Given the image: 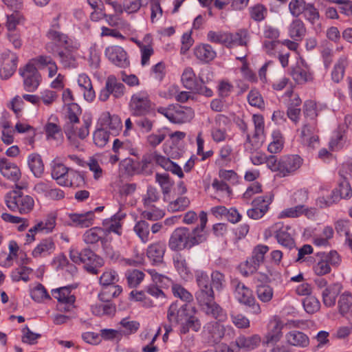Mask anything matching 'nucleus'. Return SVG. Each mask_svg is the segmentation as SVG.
Returning a JSON list of instances; mask_svg holds the SVG:
<instances>
[{
    "mask_svg": "<svg viewBox=\"0 0 352 352\" xmlns=\"http://www.w3.org/2000/svg\"><path fill=\"white\" fill-rule=\"evenodd\" d=\"M318 261L314 266L315 274L322 276L331 272L332 267H338L341 261L340 256L335 250L329 252H319L316 254Z\"/></svg>",
    "mask_w": 352,
    "mask_h": 352,
    "instance_id": "obj_6",
    "label": "nucleus"
},
{
    "mask_svg": "<svg viewBox=\"0 0 352 352\" xmlns=\"http://www.w3.org/2000/svg\"><path fill=\"white\" fill-rule=\"evenodd\" d=\"M268 250L269 248L264 245H259L254 248L252 256L245 261L246 270L242 272L245 276H248L257 271Z\"/></svg>",
    "mask_w": 352,
    "mask_h": 352,
    "instance_id": "obj_12",
    "label": "nucleus"
},
{
    "mask_svg": "<svg viewBox=\"0 0 352 352\" xmlns=\"http://www.w3.org/2000/svg\"><path fill=\"white\" fill-rule=\"evenodd\" d=\"M149 224L144 220L138 221L134 227V231L144 243L149 240Z\"/></svg>",
    "mask_w": 352,
    "mask_h": 352,
    "instance_id": "obj_53",
    "label": "nucleus"
},
{
    "mask_svg": "<svg viewBox=\"0 0 352 352\" xmlns=\"http://www.w3.org/2000/svg\"><path fill=\"white\" fill-rule=\"evenodd\" d=\"M129 109L133 116H145L152 111V102L146 91H141L132 95Z\"/></svg>",
    "mask_w": 352,
    "mask_h": 352,
    "instance_id": "obj_7",
    "label": "nucleus"
},
{
    "mask_svg": "<svg viewBox=\"0 0 352 352\" xmlns=\"http://www.w3.org/2000/svg\"><path fill=\"white\" fill-rule=\"evenodd\" d=\"M348 65L347 58L341 56L333 67L331 72V78L335 82H339L344 77L345 68Z\"/></svg>",
    "mask_w": 352,
    "mask_h": 352,
    "instance_id": "obj_38",
    "label": "nucleus"
},
{
    "mask_svg": "<svg viewBox=\"0 0 352 352\" xmlns=\"http://www.w3.org/2000/svg\"><path fill=\"white\" fill-rule=\"evenodd\" d=\"M301 164V158L298 155H291L280 160V174L286 176L287 174L296 170Z\"/></svg>",
    "mask_w": 352,
    "mask_h": 352,
    "instance_id": "obj_24",
    "label": "nucleus"
},
{
    "mask_svg": "<svg viewBox=\"0 0 352 352\" xmlns=\"http://www.w3.org/2000/svg\"><path fill=\"white\" fill-rule=\"evenodd\" d=\"M19 73L23 78V85L25 91L33 92L38 87L41 76L34 64L28 63L23 68L19 69Z\"/></svg>",
    "mask_w": 352,
    "mask_h": 352,
    "instance_id": "obj_10",
    "label": "nucleus"
},
{
    "mask_svg": "<svg viewBox=\"0 0 352 352\" xmlns=\"http://www.w3.org/2000/svg\"><path fill=\"white\" fill-rule=\"evenodd\" d=\"M160 198V195L158 190L153 186H148L146 193L142 197L144 206L146 208L154 206L153 204L158 201Z\"/></svg>",
    "mask_w": 352,
    "mask_h": 352,
    "instance_id": "obj_41",
    "label": "nucleus"
},
{
    "mask_svg": "<svg viewBox=\"0 0 352 352\" xmlns=\"http://www.w3.org/2000/svg\"><path fill=\"white\" fill-rule=\"evenodd\" d=\"M302 305L308 314H314L318 311L320 307V301L314 296L306 297L302 301Z\"/></svg>",
    "mask_w": 352,
    "mask_h": 352,
    "instance_id": "obj_56",
    "label": "nucleus"
},
{
    "mask_svg": "<svg viewBox=\"0 0 352 352\" xmlns=\"http://www.w3.org/2000/svg\"><path fill=\"white\" fill-rule=\"evenodd\" d=\"M289 228L288 226H284L283 223L278 222L265 231V238H268L274 235L279 244L289 249H292L295 246V243L294 240L288 232Z\"/></svg>",
    "mask_w": 352,
    "mask_h": 352,
    "instance_id": "obj_9",
    "label": "nucleus"
},
{
    "mask_svg": "<svg viewBox=\"0 0 352 352\" xmlns=\"http://www.w3.org/2000/svg\"><path fill=\"white\" fill-rule=\"evenodd\" d=\"M260 342L261 339L257 335L250 337L241 336L236 340L234 345L238 348H241L245 350H252L256 348L259 344Z\"/></svg>",
    "mask_w": 352,
    "mask_h": 352,
    "instance_id": "obj_34",
    "label": "nucleus"
},
{
    "mask_svg": "<svg viewBox=\"0 0 352 352\" xmlns=\"http://www.w3.org/2000/svg\"><path fill=\"white\" fill-rule=\"evenodd\" d=\"M158 162L160 163V166L163 168L164 170L170 171L173 174L177 175L179 178H182L184 177V173L181 167L172 162L169 158L163 156V157L159 158Z\"/></svg>",
    "mask_w": 352,
    "mask_h": 352,
    "instance_id": "obj_43",
    "label": "nucleus"
},
{
    "mask_svg": "<svg viewBox=\"0 0 352 352\" xmlns=\"http://www.w3.org/2000/svg\"><path fill=\"white\" fill-rule=\"evenodd\" d=\"M228 48L238 45L246 46L250 40V35L246 29H240L234 33L228 32Z\"/></svg>",
    "mask_w": 352,
    "mask_h": 352,
    "instance_id": "obj_25",
    "label": "nucleus"
},
{
    "mask_svg": "<svg viewBox=\"0 0 352 352\" xmlns=\"http://www.w3.org/2000/svg\"><path fill=\"white\" fill-rule=\"evenodd\" d=\"M104 230L98 227L91 228L83 234V241L87 244H95L98 241H102Z\"/></svg>",
    "mask_w": 352,
    "mask_h": 352,
    "instance_id": "obj_39",
    "label": "nucleus"
},
{
    "mask_svg": "<svg viewBox=\"0 0 352 352\" xmlns=\"http://www.w3.org/2000/svg\"><path fill=\"white\" fill-rule=\"evenodd\" d=\"M339 175L342 179L339 182L338 188L337 189L340 193L341 197H344V199L350 198L352 195V189L346 177L344 175V170H340Z\"/></svg>",
    "mask_w": 352,
    "mask_h": 352,
    "instance_id": "obj_51",
    "label": "nucleus"
},
{
    "mask_svg": "<svg viewBox=\"0 0 352 352\" xmlns=\"http://www.w3.org/2000/svg\"><path fill=\"white\" fill-rule=\"evenodd\" d=\"M148 0H131L128 2L127 0L124 1V11L128 14L137 12L140 8L144 4L148 3Z\"/></svg>",
    "mask_w": 352,
    "mask_h": 352,
    "instance_id": "obj_59",
    "label": "nucleus"
},
{
    "mask_svg": "<svg viewBox=\"0 0 352 352\" xmlns=\"http://www.w3.org/2000/svg\"><path fill=\"white\" fill-rule=\"evenodd\" d=\"M289 35L296 41L302 39L306 34V28L303 21L300 19L292 21L289 26Z\"/></svg>",
    "mask_w": 352,
    "mask_h": 352,
    "instance_id": "obj_30",
    "label": "nucleus"
},
{
    "mask_svg": "<svg viewBox=\"0 0 352 352\" xmlns=\"http://www.w3.org/2000/svg\"><path fill=\"white\" fill-rule=\"evenodd\" d=\"M105 55L109 60L120 67H127L130 62L126 51L120 46H110L106 48Z\"/></svg>",
    "mask_w": 352,
    "mask_h": 352,
    "instance_id": "obj_14",
    "label": "nucleus"
},
{
    "mask_svg": "<svg viewBox=\"0 0 352 352\" xmlns=\"http://www.w3.org/2000/svg\"><path fill=\"white\" fill-rule=\"evenodd\" d=\"M18 57L16 54L8 51L1 55V67L3 74H1V79H8L16 72L17 67Z\"/></svg>",
    "mask_w": 352,
    "mask_h": 352,
    "instance_id": "obj_16",
    "label": "nucleus"
},
{
    "mask_svg": "<svg viewBox=\"0 0 352 352\" xmlns=\"http://www.w3.org/2000/svg\"><path fill=\"white\" fill-rule=\"evenodd\" d=\"M155 181L159 184L162 189L164 200L166 201L174 183L170 179L169 175L166 173H156Z\"/></svg>",
    "mask_w": 352,
    "mask_h": 352,
    "instance_id": "obj_36",
    "label": "nucleus"
},
{
    "mask_svg": "<svg viewBox=\"0 0 352 352\" xmlns=\"http://www.w3.org/2000/svg\"><path fill=\"white\" fill-rule=\"evenodd\" d=\"M195 307L188 304H179L177 301L173 302L167 311V319L170 324H182L191 314H195Z\"/></svg>",
    "mask_w": 352,
    "mask_h": 352,
    "instance_id": "obj_8",
    "label": "nucleus"
},
{
    "mask_svg": "<svg viewBox=\"0 0 352 352\" xmlns=\"http://www.w3.org/2000/svg\"><path fill=\"white\" fill-rule=\"evenodd\" d=\"M5 202L11 210H17L21 214L30 212L34 206L33 197L25 195L21 190H13L8 193L5 197Z\"/></svg>",
    "mask_w": 352,
    "mask_h": 352,
    "instance_id": "obj_5",
    "label": "nucleus"
},
{
    "mask_svg": "<svg viewBox=\"0 0 352 352\" xmlns=\"http://www.w3.org/2000/svg\"><path fill=\"white\" fill-rule=\"evenodd\" d=\"M250 17L256 21H263L267 13V8L261 4H257L250 8Z\"/></svg>",
    "mask_w": 352,
    "mask_h": 352,
    "instance_id": "obj_62",
    "label": "nucleus"
},
{
    "mask_svg": "<svg viewBox=\"0 0 352 352\" xmlns=\"http://www.w3.org/2000/svg\"><path fill=\"white\" fill-rule=\"evenodd\" d=\"M1 175L7 179L16 182L21 177L19 168L14 164L1 158Z\"/></svg>",
    "mask_w": 352,
    "mask_h": 352,
    "instance_id": "obj_22",
    "label": "nucleus"
},
{
    "mask_svg": "<svg viewBox=\"0 0 352 352\" xmlns=\"http://www.w3.org/2000/svg\"><path fill=\"white\" fill-rule=\"evenodd\" d=\"M261 137L262 136H261L259 139H254V136L252 138H251L250 134L247 133L246 142L244 144L245 151L250 153H253L259 149L263 144V140H261Z\"/></svg>",
    "mask_w": 352,
    "mask_h": 352,
    "instance_id": "obj_60",
    "label": "nucleus"
},
{
    "mask_svg": "<svg viewBox=\"0 0 352 352\" xmlns=\"http://www.w3.org/2000/svg\"><path fill=\"white\" fill-rule=\"evenodd\" d=\"M290 13L294 17L300 14L311 25L317 24L316 31H321V25L318 23L320 13L313 3H307L305 0H292L289 3Z\"/></svg>",
    "mask_w": 352,
    "mask_h": 352,
    "instance_id": "obj_3",
    "label": "nucleus"
},
{
    "mask_svg": "<svg viewBox=\"0 0 352 352\" xmlns=\"http://www.w3.org/2000/svg\"><path fill=\"white\" fill-rule=\"evenodd\" d=\"M69 257L74 263L83 264L85 269L91 274H97L98 268L104 265L103 259L89 248H85L80 252L72 249L69 251Z\"/></svg>",
    "mask_w": 352,
    "mask_h": 352,
    "instance_id": "obj_2",
    "label": "nucleus"
},
{
    "mask_svg": "<svg viewBox=\"0 0 352 352\" xmlns=\"http://www.w3.org/2000/svg\"><path fill=\"white\" fill-rule=\"evenodd\" d=\"M189 205L190 200L187 197H179L175 200L169 202L167 209L171 212L184 211Z\"/></svg>",
    "mask_w": 352,
    "mask_h": 352,
    "instance_id": "obj_48",
    "label": "nucleus"
},
{
    "mask_svg": "<svg viewBox=\"0 0 352 352\" xmlns=\"http://www.w3.org/2000/svg\"><path fill=\"white\" fill-rule=\"evenodd\" d=\"M200 306L206 315L215 319L218 322H224L228 318L226 311L214 301V299Z\"/></svg>",
    "mask_w": 352,
    "mask_h": 352,
    "instance_id": "obj_19",
    "label": "nucleus"
},
{
    "mask_svg": "<svg viewBox=\"0 0 352 352\" xmlns=\"http://www.w3.org/2000/svg\"><path fill=\"white\" fill-rule=\"evenodd\" d=\"M228 32L209 31L207 34V38L211 43L221 44L228 47Z\"/></svg>",
    "mask_w": 352,
    "mask_h": 352,
    "instance_id": "obj_54",
    "label": "nucleus"
},
{
    "mask_svg": "<svg viewBox=\"0 0 352 352\" xmlns=\"http://www.w3.org/2000/svg\"><path fill=\"white\" fill-rule=\"evenodd\" d=\"M342 289L341 284L336 283L329 285L322 292V300L324 306L333 307L336 302V298Z\"/></svg>",
    "mask_w": 352,
    "mask_h": 352,
    "instance_id": "obj_20",
    "label": "nucleus"
},
{
    "mask_svg": "<svg viewBox=\"0 0 352 352\" xmlns=\"http://www.w3.org/2000/svg\"><path fill=\"white\" fill-rule=\"evenodd\" d=\"M124 84L119 82L114 75H110L106 80L105 87L100 91L99 99L104 102L109 99L110 95L115 98H120L124 96Z\"/></svg>",
    "mask_w": 352,
    "mask_h": 352,
    "instance_id": "obj_11",
    "label": "nucleus"
},
{
    "mask_svg": "<svg viewBox=\"0 0 352 352\" xmlns=\"http://www.w3.org/2000/svg\"><path fill=\"white\" fill-rule=\"evenodd\" d=\"M163 157V155L158 154L157 152L145 153L138 162L139 172L145 175H150L153 173L155 164L160 166L158 160Z\"/></svg>",
    "mask_w": 352,
    "mask_h": 352,
    "instance_id": "obj_17",
    "label": "nucleus"
},
{
    "mask_svg": "<svg viewBox=\"0 0 352 352\" xmlns=\"http://www.w3.org/2000/svg\"><path fill=\"white\" fill-rule=\"evenodd\" d=\"M46 37L50 41L45 44V49L52 54H55L60 47L67 50H77L79 47L76 41L63 32H47Z\"/></svg>",
    "mask_w": 352,
    "mask_h": 352,
    "instance_id": "obj_4",
    "label": "nucleus"
},
{
    "mask_svg": "<svg viewBox=\"0 0 352 352\" xmlns=\"http://www.w3.org/2000/svg\"><path fill=\"white\" fill-rule=\"evenodd\" d=\"M56 248L55 243L52 238L43 239L32 250V255L34 258L45 257L52 254Z\"/></svg>",
    "mask_w": 352,
    "mask_h": 352,
    "instance_id": "obj_23",
    "label": "nucleus"
},
{
    "mask_svg": "<svg viewBox=\"0 0 352 352\" xmlns=\"http://www.w3.org/2000/svg\"><path fill=\"white\" fill-rule=\"evenodd\" d=\"M194 54L202 62L209 63L217 56L213 47L209 44H200L194 49Z\"/></svg>",
    "mask_w": 352,
    "mask_h": 352,
    "instance_id": "obj_26",
    "label": "nucleus"
},
{
    "mask_svg": "<svg viewBox=\"0 0 352 352\" xmlns=\"http://www.w3.org/2000/svg\"><path fill=\"white\" fill-rule=\"evenodd\" d=\"M78 123L79 122H66L63 127L64 132L67 139L71 144L76 148L78 147L79 142L76 140V137H78L82 140L85 139L89 135V127L90 125L89 122L85 121L84 124L80 128H78L76 124Z\"/></svg>",
    "mask_w": 352,
    "mask_h": 352,
    "instance_id": "obj_13",
    "label": "nucleus"
},
{
    "mask_svg": "<svg viewBox=\"0 0 352 352\" xmlns=\"http://www.w3.org/2000/svg\"><path fill=\"white\" fill-rule=\"evenodd\" d=\"M200 225L195 228L192 232L186 228H179L175 230L169 239L168 245L172 250H180L190 248L192 246L204 242L206 235L204 229L207 223V214L204 211L199 213Z\"/></svg>",
    "mask_w": 352,
    "mask_h": 352,
    "instance_id": "obj_1",
    "label": "nucleus"
},
{
    "mask_svg": "<svg viewBox=\"0 0 352 352\" xmlns=\"http://www.w3.org/2000/svg\"><path fill=\"white\" fill-rule=\"evenodd\" d=\"M101 125L106 129H109L112 133H117L122 127L120 118L116 115L111 116L109 113L102 115Z\"/></svg>",
    "mask_w": 352,
    "mask_h": 352,
    "instance_id": "obj_29",
    "label": "nucleus"
},
{
    "mask_svg": "<svg viewBox=\"0 0 352 352\" xmlns=\"http://www.w3.org/2000/svg\"><path fill=\"white\" fill-rule=\"evenodd\" d=\"M232 286L234 288V294L237 300L241 304H248L252 302L254 298L252 292L239 280H233Z\"/></svg>",
    "mask_w": 352,
    "mask_h": 352,
    "instance_id": "obj_18",
    "label": "nucleus"
},
{
    "mask_svg": "<svg viewBox=\"0 0 352 352\" xmlns=\"http://www.w3.org/2000/svg\"><path fill=\"white\" fill-rule=\"evenodd\" d=\"M291 75L298 84H305L313 79L312 74L307 69L299 65L292 68Z\"/></svg>",
    "mask_w": 352,
    "mask_h": 352,
    "instance_id": "obj_33",
    "label": "nucleus"
},
{
    "mask_svg": "<svg viewBox=\"0 0 352 352\" xmlns=\"http://www.w3.org/2000/svg\"><path fill=\"white\" fill-rule=\"evenodd\" d=\"M287 342L292 346L305 348L309 344L308 336L299 331H292L286 334Z\"/></svg>",
    "mask_w": 352,
    "mask_h": 352,
    "instance_id": "obj_27",
    "label": "nucleus"
},
{
    "mask_svg": "<svg viewBox=\"0 0 352 352\" xmlns=\"http://www.w3.org/2000/svg\"><path fill=\"white\" fill-rule=\"evenodd\" d=\"M93 140L96 146L103 147L108 142L109 134L104 129H98L94 133Z\"/></svg>",
    "mask_w": 352,
    "mask_h": 352,
    "instance_id": "obj_63",
    "label": "nucleus"
},
{
    "mask_svg": "<svg viewBox=\"0 0 352 352\" xmlns=\"http://www.w3.org/2000/svg\"><path fill=\"white\" fill-rule=\"evenodd\" d=\"M172 292L175 297L179 298L181 300L187 302H190L193 299L192 295L184 287L178 284H173Z\"/></svg>",
    "mask_w": 352,
    "mask_h": 352,
    "instance_id": "obj_57",
    "label": "nucleus"
},
{
    "mask_svg": "<svg viewBox=\"0 0 352 352\" xmlns=\"http://www.w3.org/2000/svg\"><path fill=\"white\" fill-rule=\"evenodd\" d=\"M128 285L130 287H136L144 278V274L138 270L128 271L126 273Z\"/></svg>",
    "mask_w": 352,
    "mask_h": 352,
    "instance_id": "obj_55",
    "label": "nucleus"
},
{
    "mask_svg": "<svg viewBox=\"0 0 352 352\" xmlns=\"http://www.w3.org/2000/svg\"><path fill=\"white\" fill-rule=\"evenodd\" d=\"M70 170L68 168L62 164H55L52 166V177L55 179L57 184L60 186H67L68 183L67 178L69 177Z\"/></svg>",
    "mask_w": 352,
    "mask_h": 352,
    "instance_id": "obj_28",
    "label": "nucleus"
},
{
    "mask_svg": "<svg viewBox=\"0 0 352 352\" xmlns=\"http://www.w3.org/2000/svg\"><path fill=\"white\" fill-rule=\"evenodd\" d=\"M182 82L187 89L192 91L196 87L198 82L196 80L195 74L191 67H187L184 69L182 75Z\"/></svg>",
    "mask_w": 352,
    "mask_h": 352,
    "instance_id": "obj_47",
    "label": "nucleus"
},
{
    "mask_svg": "<svg viewBox=\"0 0 352 352\" xmlns=\"http://www.w3.org/2000/svg\"><path fill=\"white\" fill-rule=\"evenodd\" d=\"M32 268L21 265L12 272V280L14 282H19L20 280L28 282L30 280L29 275L32 274Z\"/></svg>",
    "mask_w": 352,
    "mask_h": 352,
    "instance_id": "obj_46",
    "label": "nucleus"
},
{
    "mask_svg": "<svg viewBox=\"0 0 352 352\" xmlns=\"http://www.w3.org/2000/svg\"><path fill=\"white\" fill-rule=\"evenodd\" d=\"M166 250L164 243L158 241L150 245L147 248L146 254L153 264L162 263Z\"/></svg>",
    "mask_w": 352,
    "mask_h": 352,
    "instance_id": "obj_21",
    "label": "nucleus"
},
{
    "mask_svg": "<svg viewBox=\"0 0 352 352\" xmlns=\"http://www.w3.org/2000/svg\"><path fill=\"white\" fill-rule=\"evenodd\" d=\"M352 307V294L349 292L342 293L338 300V311L341 316H345Z\"/></svg>",
    "mask_w": 352,
    "mask_h": 352,
    "instance_id": "obj_42",
    "label": "nucleus"
},
{
    "mask_svg": "<svg viewBox=\"0 0 352 352\" xmlns=\"http://www.w3.org/2000/svg\"><path fill=\"white\" fill-rule=\"evenodd\" d=\"M75 50H60L56 52L60 63L65 68H75L77 67L76 58L73 52Z\"/></svg>",
    "mask_w": 352,
    "mask_h": 352,
    "instance_id": "obj_32",
    "label": "nucleus"
},
{
    "mask_svg": "<svg viewBox=\"0 0 352 352\" xmlns=\"http://www.w3.org/2000/svg\"><path fill=\"white\" fill-rule=\"evenodd\" d=\"M78 84L84 89V98L87 101H92L95 98L90 78L85 74H80L78 78Z\"/></svg>",
    "mask_w": 352,
    "mask_h": 352,
    "instance_id": "obj_35",
    "label": "nucleus"
},
{
    "mask_svg": "<svg viewBox=\"0 0 352 352\" xmlns=\"http://www.w3.org/2000/svg\"><path fill=\"white\" fill-rule=\"evenodd\" d=\"M175 118L178 119L176 123L189 122L194 117V111L190 107L179 106L175 111Z\"/></svg>",
    "mask_w": 352,
    "mask_h": 352,
    "instance_id": "obj_52",
    "label": "nucleus"
},
{
    "mask_svg": "<svg viewBox=\"0 0 352 352\" xmlns=\"http://www.w3.org/2000/svg\"><path fill=\"white\" fill-rule=\"evenodd\" d=\"M256 296L263 302H269L273 298V288L266 284H261L256 286Z\"/></svg>",
    "mask_w": 352,
    "mask_h": 352,
    "instance_id": "obj_45",
    "label": "nucleus"
},
{
    "mask_svg": "<svg viewBox=\"0 0 352 352\" xmlns=\"http://www.w3.org/2000/svg\"><path fill=\"white\" fill-rule=\"evenodd\" d=\"M28 163L34 175L37 177H41L44 170L41 157L37 153H32L28 157Z\"/></svg>",
    "mask_w": 352,
    "mask_h": 352,
    "instance_id": "obj_37",
    "label": "nucleus"
},
{
    "mask_svg": "<svg viewBox=\"0 0 352 352\" xmlns=\"http://www.w3.org/2000/svg\"><path fill=\"white\" fill-rule=\"evenodd\" d=\"M220 322H210L207 323L204 329V334L208 342L213 344L220 342L225 335L226 328Z\"/></svg>",
    "mask_w": 352,
    "mask_h": 352,
    "instance_id": "obj_15",
    "label": "nucleus"
},
{
    "mask_svg": "<svg viewBox=\"0 0 352 352\" xmlns=\"http://www.w3.org/2000/svg\"><path fill=\"white\" fill-rule=\"evenodd\" d=\"M148 272L151 274L153 280L158 287H168L170 285H173V283L169 278L157 273L155 270H151Z\"/></svg>",
    "mask_w": 352,
    "mask_h": 352,
    "instance_id": "obj_58",
    "label": "nucleus"
},
{
    "mask_svg": "<svg viewBox=\"0 0 352 352\" xmlns=\"http://www.w3.org/2000/svg\"><path fill=\"white\" fill-rule=\"evenodd\" d=\"M5 27L7 31H19L17 26L24 21V17L19 11L7 14Z\"/></svg>",
    "mask_w": 352,
    "mask_h": 352,
    "instance_id": "obj_40",
    "label": "nucleus"
},
{
    "mask_svg": "<svg viewBox=\"0 0 352 352\" xmlns=\"http://www.w3.org/2000/svg\"><path fill=\"white\" fill-rule=\"evenodd\" d=\"M201 326V322L198 318L195 316V314H191L182 324L180 331L182 333H186L190 329H192L193 331L197 332L200 330Z\"/></svg>",
    "mask_w": 352,
    "mask_h": 352,
    "instance_id": "obj_44",
    "label": "nucleus"
},
{
    "mask_svg": "<svg viewBox=\"0 0 352 352\" xmlns=\"http://www.w3.org/2000/svg\"><path fill=\"white\" fill-rule=\"evenodd\" d=\"M195 298L199 305L214 300V294L212 287L199 288L195 293Z\"/></svg>",
    "mask_w": 352,
    "mask_h": 352,
    "instance_id": "obj_49",
    "label": "nucleus"
},
{
    "mask_svg": "<svg viewBox=\"0 0 352 352\" xmlns=\"http://www.w3.org/2000/svg\"><path fill=\"white\" fill-rule=\"evenodd\" d=\"M274 140L268 145L267 150L271 153H276L281 151L283 146V141L282 140L280 132L274 131L273 133Z\"/></svg>",
    "mask_w": 352,
    "mask_h": 352,
    "instance_id": "obj_64",
    "label": "nucleus"
},
{
    "mask_svg": "<svg viewBox=\"0 0 352 352\" xmlns=\"http://www.w3.org/2000/svg\"><path fill=\"white\" fill-rule=\"evenodd\" d=\"M304 211V204H298L295 207H292L287 208L283 210L279 217L280 218L283 217H289V218H296L303 214Z\"/></svg>",
    "mask_w": 352,
    "mask_h": 352,
    "instance_id": "obj_61",
    "label": "nucleus"
},
{
    "mask_svg": "<svg viewBox=\"0 0 352 352\" xmlns=\"http://www.w3.org/2000/svg\"><path fill=\"white\" fill-rule=\"evenodd\" d=\"M69 217L76 226L88 228L93 224L94 213L89 211L82 214H72Z\"/></svg>",
    "mask_w": 352,
    "mask_h": 352,
    "instance_id": "obj_31",
    "label": "nucleus"
},
{
    "mask_svg": "<svg viewBox=\"0 0 352 352\" xmlns=\"http://www.w3.org/2000/svg\"><path fill=\"white\" fill-rule=\"evenodd\" d=\"M118 281V276L116 271L113 270H107L100 277V284L103 288L115 285Z\"/></svg>",
    "mask_w": 352,
    "mask_h": 352,
    "instance_id": "obj_50",
    "label": "nucleus"
}]
</instances>
